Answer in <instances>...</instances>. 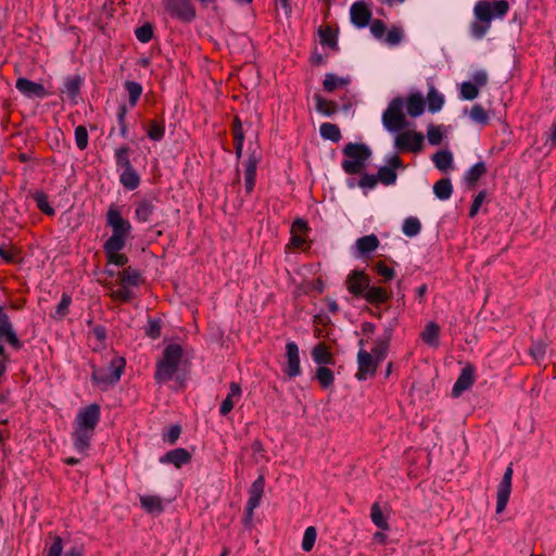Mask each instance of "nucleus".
Listing matches in <instances>:
<instances>
[{"label":"nucleus","instance_id":"obj_39","mask_svg":"<svg viewBox=\"0 0 556 556\" xmlns=\"http://www.w3.org/2000/svg\"><path fill=\"white\" fill-rule=\"evenodd\" d=\"M433 192L440 200H447L453 193V186L450 178H442L433 186Z\"/></svg>","mask_w":556,"mask_h":556},{"label":"nucleus","instance_id":"obj_26","mask_svg":"<svg viewBox=\"0 0 556 556\" xmlns=\"http://www.w3.org/2000/svg\"><path fill=\"white\" fill-rule=\"evenodd\" d=\"M392 338V329L388 328L384 330V333L381 338L376 340L375 346L371 349V355L375 359H377L379 363L383 361L387 356L390 341Z\"/></svg>","mask_w":556,"mask_h":556},{"label":"nucleus","instance_id":"obj_7","mask_svg":"<svg viewBox=\"0 0 556 556\" xmlns=\"http://www.w3.org/2000/svg\"><path fill=\"white\" fill-rule=\"evenodd\" d=\"M165 12L182 23H191L197 16V9L190 0H163Z\"/></svg>","mask_w":556,"mask_h":556},{"label":"nucleus","instance_id":"obj_55","mask_svg":"<svg viewBox=\"0 0 556 556\" xmlns=\"http://www.w3.org/2000/svg\"><path fill=\"white\" fill-rule=\"evenodd\" d=\"M113 301H119L122 303H128L134 298V292L128 287L121 286L119 289L113 290L110 294Z\"/></svg>","mask_w":556,"mask_h":556},{"label":"nucleus","instance_id":"obj_5","mask_svg":"<svg viewBox=\"0 0 556 556\" xmlns=\"http://www.w3.org/2000/svg\"><path fill=\"white\" fill-rule=\"evenodd\" d=\"M106 225L112 228V236L104 243L119 245V243L127 242L132 230L131 224L122 216L114 204L106 212Z\"/></svg>","mask_w":556,"mask_h":556},{"label":"nucleus","instance_id":"obj_36","mask_svg":"<svg viewBox=\"0 0 556 556\" xmlns=\"http://www.w3.org/2000/svg\"><path fill=\"white\" fill-rule=\"evenodd\" d=\"M407 113L412 117L421 115L425 111V100L420 93H413L406 103Z\"/></svg>","mask_w":556,"mask_h":556},{"label":"nucleus","instance_id":"obj_2","mask_svg":"<svg viewBox=\"0 0 556 556\" xmlns=\"http://www.w3.org/2000/svg\"><path fill=\"white\" fill-rule=\"evenodd\" d=\"M184 356V349L178 343L168 344L156 362L154 380L156 383H164L173 379L178 371Z\"/></svg>","mask_w":556,"mask_h":556},{"label":"nucleus","instance_id":"obj_25","mask_svg":"<svg viewBox=\"0 0 556 556\" xmlns=\"http://www.w3.org/2000/svg\"><path fill=\"white\" fill-rule=\"evenodd\" d=\"M142 282L143 278L139 269L128 266L118 273V283L123 287H138Z\"/></svg>","mask_w":556,"mask_h":556},{"label":"nucleus","instance_id":"obj_21","mask_svg":"<svg viewBox=\"0 0 556 556\" xmlns=\"http://www.w3.org/2000/svg\"><path fill=\"white\" fill-rule=\"evenodd\" d=\"M94 434V430L83 428V427H76L73 432V440H74V446L75 448L86 455L87 451L90 447V441Z\"/></svg>","mask_w":556,"mask_h":556},{"label":"nucleus","instance_id":"obj_20","mask_svg":"<svg viewBox=\"0 0 556 556\" xmlns=\"http://www.w3.org/2000/svg\"><path fill=\"white\" fill-rule=\"evenodd\" d=\"M362 298L369 304L378 307L381 304L389 302L392 298V291L383 287L369 286Z\"/></svg>","mask_w":556,"mask_h":556},{"label":"nucleus","instance_id":"obj_29","mask_svg":"<svg viewBox=\"0 0 556 556\" xmlns=\"http://www.w3.org/2000/svg\"><path fill=\"white\" fill-rule=\"evenodd\" d=\"M319 37H320V43L323 46H327L333 51L339 50L338 45V29L332 28L329 25L319 27L318 30Z\"/></svg>","mask_w":556,"mask_h":556},{"label":"nucleus","instance_id":"obj_34","mask_svg":"<svg viewBox=\"0 0 556 556\" xmlns=\"http://www.w3.org/2000/svg\"><path fill=\"white\" fill-rule=\"evenodd\" d=\"M124 88L128 94V105L134 109L142 96L143 88L139 83L134 80H126L124 83Z\"/></svg>","mask_w":556,"mask_h":556},{"label":"nucleus","instance_id":"obj_12","mask_svg":"<svg viewBox=\"0 0 556 556\" xmlns=\"http://www.w3.org/2000/svg\"><path fill=\"white\" fill-rule=\"evenodd\" d=\"M77 426L94 430L100 420V406L90 404L83 408L77 415Z\"/></svg>","mask_w":556,"mask_h":556},{"label":"nucleus","instance_id":"obj_6","mask_svg":"<svg viewBox=\"0 0 556 556\" xmlns=\"http://www.w3.org/2000/svg\"><path fill=\"white\" fill-rule=\"evenodd\" d=\"M404 100L396 97L391 100L387 110L382 114L383 126L389 131H399L406 127V117L403 113Z\"/></svg>","mask_w":556,"mask_h":556},{"label":"nucleus","instance_id":"obj_61","mask_svg":"<svg viewBox=\"0 0 556 556\" xmlns=\"http://www.w3.org/2000/svg\"><path fill=\"white\" fill-rule=\"evenodd\" d=\"M63 551V541L59 535L52 538V543L46 548V556H61Z\"/></svg>","mask_w":556,"mask_h":556},{"label":"nucleus","instance_id":"obj_14","mask_svg":"<svg viewBox=\"0 0 556 556\" xmlns=\"http://www.w3.org/2000/svg\"><path fill=\"white\" fill-rule=\"evenodd\" d=\"M286 350L288 362L283 371L290 379H292L301 374L299 346L295 342H288Z\"/></svg>","mask_w":556,"mask_h":556},{"label":"nucleus","instance_id":"obj_64","mask_svg":"<svg viewBox=\"0 0 556 556\" xmlns=\"http://www.w3.org/2000/svg\"><path fill=\"white\" fill-rule=\"evenodd\" d=\"M2 337L14 350H21L23 348V342L18 339L13 327L3 332Z\"/></svg>","mask_w":556,"mask_h":556},{"label":"nucleus","instance_id":"obj_3","mask_svg":"<svg viewBox=\"0 0 556 556\" xmlns=\"http://www.w3.org/2000/svg\"><path fill=\"white\" fill-rule=\"evenodd\" d=\"M344 160L342 168L348 175L362 174L371 156V150L365 143L349 142L342 149Z\"/></svg>","mask_w":556,"mask_h":556},{"label":"nucleus","instance_id":"obj_4","mask_svg":"<svg viewBox=\"0 0 556 556\" xmlns=\"http://www.w3.org/2000/svg\"><path fill=\"white\" fill-rule=\"evenodd\" d=\"M126 361L123 357L115 356L108 366L92 367L91 379L94 384L101 389L117 383L124 372Z\"/></svg>","mask_w":556,"mask_h":556},{"label":"nucleus","instance_id":"obj_37","mask_svg":"<svg viewBox=\"0 0 556 556\" xmlns=\"http://www.w3.org/2000/svg\"><path fill=\"white\" fill-rule=\"evenodd\" d=\"M119 181L127 190H135L140 185V176L134 167L123 169Z\"/></svg>","mask_w":556,"mask_h":556},{"label":"nucleus","instance_id":"obj_30","mask_svg":"<svg viewBox=\"0 0 556 556\" xmlns=\"http://www.w3.org/2000/svg\"><path fill=\"white\" fill-rule=\"evenodd\" d=\"M265 489V477L260 475L249 489L248 504L260 506Z\"/></svg>","mask_w":556,"mask_h":556},{"label":"nucleus","instance_id":"obj_10","mask_svg":"<svg viewBox=\"0 0 556 556\" xmlns=\"http://www.w3.org/2000/svg\"><path fill=\"white\" fill-rule=\"evenodd\" d=\"M513 464H510L502 478V481L497 488L496 494V513L501 514L505 508L509 501L510 492H511V480H513Z\"/></svg>","mask_w":556,"mask_h":556},{"label":"nucleus","instance_id":"obj_60","mask_svg":"<svg viewBox=\"0 0 556 556\" xmlns=\"http://www.w3.org/2000/svg\"><path fill=\"white\" fill-rule=\"evenodd\" d=\"M146 334L153 340H156L162 334V324L160 319L150 318L148 327L146 328Z\"/></svg>","mask_w":556,"mask_h":556},{"label":"nucleus","instance_id":"obj_41","mask_svg":"<svg viewBox=\"0 0 556 556\" xmlns=\"http://www.w3.org/2000/svg\"><path fill=\"white\" fill-rule=\"evenodd\" d=\"M33 199L35 200L38 210L47 216H54L55 210L49 203V197L43 191H36L33 194Z\"/></svg>","mask_w":556,"mask_h":556},{"label":"nucleus","instance_id":"obj_53","mask_svg":"<svg viewBox=\"0 0 556 556\" xmlns=\"http://www.w3.org/2000/svg\"><path fill=\"white\" fill-rule=\"evenodd\" d=\"M128 113V106L127 104H121L117 110V123L119 125V134L123 138L128 137V125L126 122V116Z\"/></svg>","mask_w":556,"mask_h":556},{"label":"nucleus","instance_id":"obj_17","mask_svg":"<svg viewBox=\"0 0 556 556\" xmlns=\"http://www.w3.org/2000/svg\"><path fill=\"white\" fill-rule=\"evenodd\" d=\"M475 383V367L467 364L460 371L459 377L453 386L452 393L454 396L460 395Z\"/></svg>","mask_w":556,"mask_h":556},{"label":"nucleus","instance_id":"obj_62","mask_svg":"<svg viewBox=\"0 0 556 556\" xmlns=\"http://www.w3.org/2000/svg\"><path fill=\"white\" fill-rule=\"evenodd\" d=\"M231 135H232L233 141H244V132H243V128H242V123L238 115H236L232 118Z\"/></svg>","mask_w":556,"mask_h":556},{"label":"nucleus","instance_id":"obj_63","mask_svg":"<svg viewBox=\"0 0 556 556\" xmlns=\"http://www.w3.org/2000/svg\"><path fill=\"white\" fill-rule=\"evenodd\" d=\"M427 138L430 144L438 146L442 142V131L439 126L430 125L427 130Z\"/></svg>","mask_w":556,"mask_h":556},{"label":"nucleus","instance_id":"obj_50","mask_svg":"<svg viewBox=\"0 0 556 556\" xmlns=\"http://www.w3.org/2000/svg\"><path fill=\"white\" fill-rule=\"evenodd\" d=\"M428 110L432 113L440 111L444 104V97L432 88L427 97Z\"/></svg>","mask_w":556,"mask_h":556},{"label":"nucleus","instance_id":"obj_42","mask_svg":"<svg viewBox=\"0 0 556 556\" xmlns=\"http://www.w3.org/2000/svg\"><path fill=\"white\" fill-rule=\"evenodd\" d=\"M356 247L361 253L367 254L379 247V240L375 235L364 236L357 239Z\"/></svg>","mask_w":556,"mask_h":556},{"label":"nucleus","instance_id":"obj_49","mask_svg":"<svg viewBox=\"0 0 556 556\" xmlns=\"http://www.w3.org/2000/svg\"><path fill=\"white\" fill-rule=\"evenodd\" d=\"M372 270L382 278V281H391L395 277V271L392 267L388 266L386 262L378 261L374 264Z\"/></svg>","mask_w":556,"mask_h":556},{"label":"nucleus","instance_id":"obj_18","mask_svg":"<svg viewBox=\"0 0 556 556\" xmlns=\"http://www.w3.org/2000/svg\"><path fill=\"white\" fill-rule=\"evenodd\" d=\"M350 14L352 23L358 28L367 26L371 20V11L363 1L354 2Z\"/></svg>","mask_w":556,"mask_h":556},{"label":"nucleus","instance_id":"obj_51","mask_svg":"<svg viewBox=\"0 0 556 556\" xmlns=\"http://www.w3.org/2000/svg\"><path fill=\"white\" fill-rule=\"evenodd\" d=\"M377 177H378V180L384 185V186H390V185H393L395 184L396 181V178H397V174L395 170H393V168L391 167H388L387 165L386 166H382L378 169L377 172Z\"/></svg>","mask_w":556,"mask_h":556},{"label":"nucleus","instance_id":"obj_24","mask_svg":"<svg viewBox=\"0 0 556 556\" xmlns=\"http://www.w3.org/2000/svg\"><path fill=\"white\" fill-rule=\"evenodd\" d=\"M312 357L320 366L334 365L336 363L333 354L325 342H319L313 348Z\"/></svg>","mask_w":556,"mask_h":556},{"label":"nucleus","instance_id":"obj_13","mask_svg":"<svg viewBox=\"0 0 556 556\" xmlns=\"http://www.w3.org/2000/svg\"><path fill=\"white\" fill-rule=\"evenodd\" d=\"M16 89L28 98L43 99L48 96V91L45 86L39 83H35L25 77H20L15 83Z\"/></svg>","mask_w":556,"mask_h":556},{"label":"nucleus","instance_id":"obj_38","mask_svg":"<svg viewBox=\"0 0 556 556\" xmlns=\"http://www.w3.org/2000/svg\"><path fill=\"white\" fill-rule=\"evenodd\" d=\"M130 153H131V149L126 144H123L115 149L114 155H115L116 166L118 168L127 169V168L132 167L131 162H130Z\"/></svg>","mask_w":556,"mask_h":556},{"label":"nucleus","instance_id":"obj_57","mask_svg":"<svg viewBox=\"0 0 556 556\" xmlns=\"http://www.w3.org/2000/svg\"><path fill=\"white\" fill-rule=\"evenodd\" d=\"M75 141L79 150H85L88 147L89 136L87 128L79 125L75 128Z\"/></svg>","mask_w":556,"mask_h":556},{"label":"nucleus","instance_id":"obj_1","mask_svg":"<svg viewBox=\"0 0 556 556\" xmlns=\"http://www.w3.org/2000/svg\"><path fill=\"white\" fill-rule=\"evenodd\" d=\"M509 11L507 0H480L473 7L476 22L471 24V34L475 38H482L491 27L493 18H503Z\"/></svg>","mask_w":556,"mask_h":556},{"label":"nucleus","instance_id":"obj_33","mask_svg":"<svg viewBox=\"0 0 556 556\" xmlns=\"http://www.w3.org/2000/svg\"><path fill=\"white\" fill-rule=\"evenodd\" d=\"M440 327L434 321H429L422 332L420 333L421 340L433 348L439 345Z\"/></svg>","mask_w":556,"mask_h":556},{"label":"nucleus","instance_id":"obj_56","mask_svg":"<svg viewBox=\"0 0 556 556\" xmlns=\"http://www.w3.org/2000/svg\"><path fill=\"white\" fill-rule=\"evenodd\" d=\"M470 117L475 122L486 125L490 121L489 115L484 108L480 104H475L470 110Z\"/></svg>","mask_w":556,"mask_h":556},{"label":"nucleus","instance_id":"obj_16","mask_svg":"<svg viewBox=\"0 0 556 556\" xmlns=\"http://www.w3.org/2000/svg\"><path fill=\"white\" fill-rule=\"evenodd\" d=\"M192 455L191 453L184 448L177 447L172 451H168L163 456L160 457V463L162 464H173L176 468H181L184 465H187L191 462Z\"/></svg>","mask_w":556,"mask_h":556},{"label":"nucleus","instance_id":"obj_15","mask_svg":"<svg viewBox=\"0 0 556 556\" xmlns=\"http://www.w3.org/2000/svg\"><path fill=\"white\" fill-rule=\"evenodd\" d=\"M311 230L307 222L303 218H296L291 225L290 244L295 249H301L306 242V235Z\"/></svg>","mask_w":556,"mask_h":556},{"label":"nucleus","instance_id":"obj_54","mask_svg":"<svg viewBox=\"0 0 556 556\" xmlns=\"http://www.w3.org/2000/svg\"><path fill=\"white\" fill-rule=\"evenodd\" d=\"M135 35L136 38L142 43L151 41L153 38V25L151 23H144L142 26L135 30Z\"/></svg>","mask_w":556,"mask_h":556},{"label":"nucleus","instance_id":"obj_52","mask_svg":"<svg viewBox=\"0 0 556 556\" xmlns=\"http://www.w3.org/2000/svg\"><path fill=\"white\" fill-rule=\"evenodd\" d=\"M402 230L406 236L415 237L420 232L421 224L418 218L408 217L404 220Z\"/></svg>","mask_w":556,"mask_h":556},{"label":"nucleus","instance_id":"obj_35","mask_svg":"<svg viewBox=\"0 0 556 556\" xmlns=\"http://www.w3.org/2000/svg\"><path fill=\"white\" fill-rule=\"evenodd\" d=\"M141 507L149 514H161L164 510L162 500L157 495H143L140 496Z\"/></svg>","mask_w":556,"mask_h":556},{"label":"nucleus","instance_id":"obj_59","mask_svg":"<svg viewBox=\"0 0 556 556\" xmlns=\"http://www.w3.org/2000/svg\"><path fill=\"white\" fill-rule=\"evenodd\" d=\"M479 94V88L471 81H465L460 86V96L465 100H473Z\"/></svg>","mask_w":556,"mask_h":556},{"label":"nucleus","instance_id":"obj_19","mask_svg":"<svg viewBox=\"0 0 556 556\" xmlns=\"http://www.w3.org/2000/svg\"><path fill=\"white\" fill-rule=\"evenodd\" d=\"M126 243L118 244H103V252L105 254V258L108 264H114L116 266L124 267L127 265L129 258L126 254L121 253V251L125 248Z\"/></svg>","mask_w":556,"mask_h":556},{"label":"nucleus","instance_id":"obj_9","mask_svg":"<svg viewBox=\"0 0 556 556\" xmlns=\"http://www.w3.org/2000/svg\"><path fill=\"white\" fill-rule=\"evenodd\" d=\"M370 277L364 270H352L345 280L348 291L355 298H362L370 286Z\"/></svg>","mask_w":556,"mask_h":556},{"label":"nucleus","instance_id":"obj_44","mask_svg":"<svg viewBox=\"0 0 556 556\" xmlns=\"http://www.w3.org/2000/svg\"><path fill=\"white\" fill-rule=\"evenodd\" d=\"M319 132L324 139L331 140L332 142H339L342 138L339 126L332 123H323L319 127Z\"/></svg>","mask_w":556,"mask_h":556},{"label":"nucleus","instance_id":"obj_22","mask_svg":"<svg viewBox=\"0 0 556 556\" xmlns=\"http://www.w3.org/2000/svg\"><path fill=\"white\" fill-rule=\"evenodd\" d=\"M241 394V386L238 382H230L229 393L220 404L219 414L227 416L233 409L236 402L240 400Z\"/></svg>","mask_w":556,"mask_h":556},{"label":"nucleus","instance_id":"obj_27","mask_svg":"<svg viewBox=\"0 0 556 556\" xmlns=\"http://www.w3.org/2000/svg\"><path fill=\"white\" fill-rule=\"evenodd\" d=\"M155 211V204L152 200L142 199L136 202L135 218L139 223L150 222Z\"/></svg>","mask_w":556,"mask_h":556},{"label":"nucleus","instance_id":"obj_58","mask_svg":"<svg viewBox=\"0 0 556 556\" xmlns=\"http://www.w3.org/2000/svg\"><path fill=\"white\" fill-rule=\"evenodd\" d=\"M317 532L314 527H307L304 532L302 548L305 552L312 551L316 541Z\"/></svg>","mask_w":556,"mask_h":556},{"label":"nucleus","instance_id":"obj_43","mask_svg":"<svg viewBox=\"0 0 556 556\" xmlns=\"http://www.w3.org/2000/svg\"><path fill=\"white\" fill-rule=\"evenodd\" d=\"M315 377L318 380V383L321 389H328L331 386H333V382H334L333 371L326 366H319L316 369Z\"/></svg>","mask_w":556,"mask_h":556},{"label":"nucleus","instance_id":"obj_31","mask_svg":"<svg viewBox=\"0 0 556 556\" xmlns=\"http://www.w3.org/2000/svg\"><path fill=\"white\" fill-rule=\"evenodd\" d=\"M486 172L488 169L484 162H478L471 166L465 175V181L468 189H473L477 186L478 180L484 176Z\"/></svg>","mask_w":556,"mask_h":556},{"label":"nucleus","instance_id":"obj_48","mask_svg":"<svg viewBox=\"0 0 556 556\" xmlns=\"http://www.w3.org/2000/svg\"><path fill=\"white\" fill-rule=\"evenodd\" d=\"M71 303H72V296L71 294L64 292L62 294V298H61V301L60 303L58 304L56 308H55V313L52 315V317L54 319H63L65 316L68 315L70 313V306H71Z\"/></svg>","mask_w":556,"mask_h":556},{"label":"nucleus","instance_id":"obj_8","mask_svg":"<svg viewBox=\"0 0 556 556\" xmlns=\"http://www.w3.org/2000/svg\"><path fill=\"white\" fill-rule=\"evenodd\" d=\"M394 146L400 152L418 153L424 147V135L414 130L403 131L396 136Z\"/></svg>","mask_w":556,"mask_h":556},{"label":"nucleus","instance_id":"obj_11","mask_svg":"<svg viewBox=\"0 0 556 556\" xmlns=\"http://www.w3.org/2000/svg\"><path fill=\"white\" fill-rule=\"evenodd\" d=\"M357 362L356 378L358 380H366L368 377L375 376L379 362L369 352L361 350L357 354Z\"/></svg>","mask_w":556,"mask_h":556},{"label":"nucleus","instance_id":"obj_46","mask_svg":"<svg viewBox=\"0 0 556 556\" xmlns=\"http://www.w3.org/2000/svg\"><path fill=\"white\" fill-rule=\"evenodd\" d=\"M370 518L375 526L381 530H389L390 526L383 516L379 503H374L370 508Z\"/></svg>","mask_w":556,"mask_h":556},{"label":"nucleus","instance_id":"obj_40","mask_svg":"<svg viewBox=\"0 0 556 556\" xmlns=\"http://www.w3.org/2000/svg\"><path fill=\"white\" fill-rule=\"evenodd\" d=\"M432 161L440 170H447L453 165V154L447 150L438 151L432 155Z\"/></svg>","mask_w":556,"mask_h":556},{"label":"nucleus","instance_id":"obj_28","mask_svg":"<svg viewBox=\"0 0 556 556\" xmlns=\"http://www.w3.org/2000/svg\"><path fill=\"white\" fill-rule=\"evenodd\" d=\"M83 83L84 80L79 75L70 76L64 81V89L62 92H65L67 98L75 104L77 103V98L80 94Z\"/></svg>","mask_w":556,"mask_h":556},{"label":"nucleus","instance_id":"obj_32","mask_svg":"<svg viewBox=\"0 0 556 556\" xmlns=\"http://www.w3.org/2000/svg\"><path fill=\"white\" fill-rule=\"evenodd\" d=\"M147 136L152 141H161L165 136L164 118L151 119L146 127Z\"/></svg>","mask_w":556,"mask_h":556},{"label":"nucleus","instance_id":"obj_23","mask_svg":"<svg viewBox=\"0 0 556 556\" xmlns=\"http://www.w3.org/2000/svg\"><path fill=\"white\" fill-rule=\"evenodd\" d=\"M313 324L315 326L314 336L318 339H328L331 334V327L333 326L330 317L325 313L316 314L313 317Z\"/></svg>","mask_w":556,"mask_h":556},{"label":"nucleus","instance_id":"obj_47","mask_svg":"<svg viewBox=\"0 0 556 556\" xmlns=\"http://www.w3.org/2000/svg\"><path fill=\"white\" fill-rule=\"evenodd\" d=\"M348 84L349 79L338 77L334 74H326L323 87L325 91L333 92L337 88L346 86Z\"/></svg>","mask_w":556,"mask_h":556},{"label":"nucleus","instance_id":"obj_45","mask_svg":"<svg viewBox=\"0 0 556 556\" xmlns=\"http://www.w3.org/2000/svg\"><path fill=\"white\" fill-rule=\"evenodd\" d=\"M316 109L326 116H331L338 111V104L334 101L327 100L320 94H315Z\"/></svg>","mask_w":556,"mask_h":556}]
</instances>
